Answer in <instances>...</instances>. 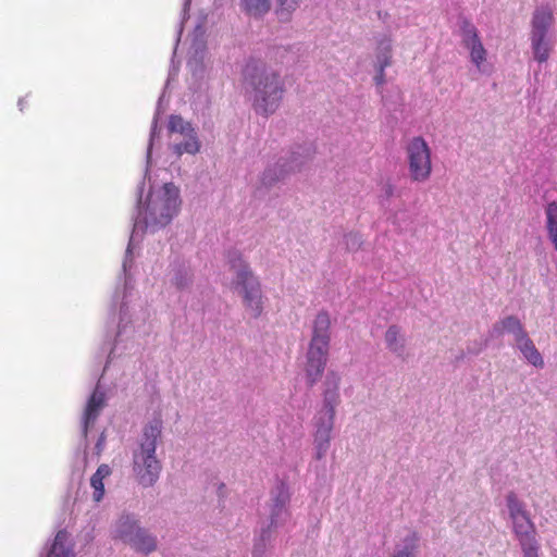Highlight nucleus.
Wrapping results in <instances>:
<instances>
[{
    "label": "nucleus",
    "instance_id": "nucleus-1",
    "mask_svg": "<svg viewBox=\"0 0 557 557\" xmlns=\"http://www.w3.org/2000/svg\"><path fill=\"white\" fill-rule=\"evenodd\" d=\"M244 77L253 110L264 116L274 113L285 92L281 75L262 62L250 61L244 70Z\"/></svg>",
    "mask_w": 557,
    "mask_h": 557
},
{
    "label": "nucleus",
    "instance_id": "nucleus-2",
    "mask_svg": "<svg viewBox=\"0 0 557 557\" xmlns=\"http://www.w3.org/2000/svg\"><path fill=\"white\" fill-rule=\"evenodd\" d=\"M331 343V319L326 311L317 314L307 351L306 376L309 386L315 384L326 367Z\"/></svg>",
    "mask_w": 557,
    "mask_h": 557
},
{
    "label": "nucleus",
    "instance_id": "nucleus-3",
    "mask_svg": "<svg viewBox=\"0 0 557 557\" xmlns=\"http://www.w3.org/2000/svg\"><path fill=\"white\" fill-rule=\"evenodd\" d=\"M161 434V422L156 420L144 430L139 449L134 453L133 469L140 485L152 486L159 479L161 463L156 457L157 440Z\"/></svg>",
    "mask_w": 557,
    "mask_h": 557
},
{
    "label": "nucleus",
    "instance_id": "nucleus-4",
    "mask_svg": "<svg viewBox=\"0 0 557 557\" xmlns=\"http://www.w3.org/2000/svg\"><path fill=\"white\" fill-rule=\"evenodd\" d=\"M326 383L333 388L324 392L323 408L319 411L315 421L314 449L315 459L321 460L325 457L331 443V432L334 425L335 408L339 403L338 384L339 377L334 372L329 373Z\"/></svg>",
    "mask_w": 557,
    "mask_h": 557
},
{
    "label": "nucleus",
    "instance_id": "nucleus-5",
    "mask_svg": "<svg viewBox=\"0 0 557 557\" xmlns=\"http://www.w3.org/2000/svg\"><path fill=\"white\" fill-rule=\"evenodd\" d=\"M230 265L235 272L233 286L243 298L245 311L251 318H259L263 311V296L259 280L240 255L231 258Z\"/></svg>",
    "mask_w": 557,
    "mask_h": 557
},
{
    "label": "nucleus",
    "instance_id": "nucleus-6",
    "mask_svg": "<svg viewBox=\"0 0 557 557\" xmlns=\"http://www.w3.org/2000/svg\"><path fill=\"white\" fill-rule=\"evenodd\" d=\"M116 536L143 554H150L157 549L156 536L139 527L137 521L128 516L121 517L117 521Z\"/></svg>",
    "mask_w": 557,
    "mask_h": 557
},
{
    "label": "nucleus",
    "instance_id": "nucleus-7",
    "mask_svg": "<svg viewBox=\"0 0 557 557\" xmlns=\"http://www.w3.org/2000/svg\"><path fill=\"white\" fill-rule=\"evenodd\" d=\"M409 173L412 181H426L432 171L431 150L426 141L418 136L413 137L407 146Z\"/></svg>",
    "mask_w": 557,
    "mask_h": 557
},
{
    "label": "nucleus",
    "instance_id": "nucleus-8",
    "mask_svg": "<svg viewBox=\"0 0 557 557\" xmlns=\"http://www.w3.org/2000/svg\"><path fill=\"white\" fill-rule=\"evenodd\" d=\"M163 197L148 206L147 223L157 226L168 225L178 210V190L172 183L163 186Z\"/></svg>",
    "mask_w": 557,
    "mask_h": 557
},
{
    "label": "nucleus",
    "instance_id": "nucleus-9",
    "mask_svg": "<svg viewBox=\"0 0 557 557\" xmlns=\"http://www.w3.org/2000/svg\"><path fill=\"white\" fill-rule=\"evenodd\" d=\"M460 33L461 42L469 50L471 62L478 70H481L487 60V51L482 44L478 28L469 20L462 18L460 22Z\"/></svg>",
    "mask_w": 557,
    "mask_h": 557
},
{
    "label": "nucleus",
    "instance_id": "nucleus-10",
    "mask_svg": "<svg viewBox=\"0 0 557 557\" xmlns=\"http://www.w3.org/2000/svg\"><path fill=\"white\" fill-rule=\"evenodd\" d=\"M460 33L461 42L469 50L471 62L478 70H481L487 60V51L482 44L478 28L469 20L462 18L460 22Z\"/></svg>",
    "mask_w": 557,
    "mask_h": 557
},
{
    "label": "nucleus",
    "instance_id": "nucleus-11",
    "mask_svg": "<svg viewBox=\"0 0 557 557\" xmlns=\"http://www.w3.org/2000/svg\"><path fill=\"white\" fill-rule=\"evenodd\" d=\"M554 22V13L548 4L537 7L532 15L530 35H548Z\"/></svg>",
    "mask_w": 557,
    "mask_h": 557
},
{
    "label": "nucleus",
    "instance_id": "nucleus-12",
    "mask_svg": "<svg viewBox=\"0 0 557 557\" xmlns=\"http://www.w3.org/2000/svg\"><path fill=\"white\" fill-rule=\"evenodd\" d=\"M506 504L512 525H516V523H527L532 521L524 503L519 499L515 492H509L506 495Z\"/></svg>",
    "mask_w": 557,
    "mask_h": 557
},
{
    "label": "nucleus",
    "instance_id": "nucleus-13",
    "mask_svg": "<svg viewBox=\"0 0 557 557\" xmlns=\"http://www.w3.org/2000/svg\"><path fill=\"white\" fill-rule=\"evenodd\" d=\"M531 48L534 60L544 63L549 59L553 44L548 35H530Z\"/></svg>",
    "mask_w": 557,
    "mask_h": 557
},
{
    "label": "nucleus",
    "instance_id": "nucleus-14",
    "mask_svg": "<svg viewBox=\"0 0 557 557\" xmlns=\"http://www.w3.org/2000/svg\"><path fill=\"white\" fill-rule=\"evenodd\" d=\"M516 343H517L519 350L523 355L524 359L529 363H531L535 368H540V369H542L544 367L543 357L528 334L525 336H523L522 338H520Z\"/></svg>",
    "mask_w": 557,
    "mask_h": 557
},
{
    "label": "nucleus",
    "instance_id": "nucleus-15",
    "mask_svg": "<svg viewBox=\"0 0 557 557\" xmlns=\"http://www.w3.org/2000/svg\"><path fill=\"white\" fill-rule=\"evenodd\" d=\"M493 330L497 335H503L505 332L513 334L516 342L528 334L520 320L515 315L504 318L494 325Z\"/></svg>",
    "mask_w": 557,
    "mask_h": 557
},
{
    "label": "nucleus",
    "instance_id": "nucleus-16",
    "mask_svg": "<svg viewBox=\"0 0 557 557\" xmlns=\"http://www.w3.org/2000/svg\"><path fill=\"white\" fill-rule=\"evenodd\" d=\"M112 473L111 468L102 463L98 467L97 471L90 478V485L94 488L92 498L95 502H100L104 496L103 480Z\"/></svg>",
    "mask_w": 557,
    "mask_h": 557
},
{
    "label": "nucleus",
    "instance_id": "nucleus-17",
    "mask_svg": "<svg viewBox=\"0 0 557 557\" xmlns=\"http://www.w3.org/2000/svg\"><path fill=\"white\" fill-rule=\"evenodd\" d=\"M289 492L284 483H281L276 488V494L273 498V505L271 509V524L276 523L278 516L286 511V506L289 503Z\"/></svg>",
    "mask_w": 557,
    "mask_h": 557
},
{
    "label": "nucleus",
    "instance_id": "nucleus-18",
    "mask_svg": "<svg viewBox=\"0 0 557 557\" xmlns=\"http://www.w3.org/2000/svg\"><path fill=\"white\" fill-rule=\"evenodd\" d=\"M375 65L388 67L393 63V44L387 36L377 41L375 48Z\"/></svg>",
    "mask_w": 557,
    "mask_h": 557
},
{
    "label": "nucleus",
    "instance_id": "nucleus-19",
    "mask_svg": "<svg viewBox=\"0 0 557 557\" xmlns=\"http://www.w3.org/2000/svg\"><path fill=\"white\" fill-rule=\"evenodd\" d=\"M546 230L548 238L557 250V202L552 201L545 208Z\"/></svg>",
    "mask_w": 557,
    "mask_h": 557
},
{
    "label": "nucleus",
    "instance_id": "nucleus-20",
    "mask_svg": "<svg viewBox=\"0 0 557 557\" xmlns=\"http://www.w3.org/2000/svg\"><path fill=\"white\" fill-rule=\"evenodd\" d=\"M419 537L416 533L408 534L403 542L398 545L392 557H417Z\"/></svg>",
    "mask_w": 557,
    "mask_h": 557
},
{
    "label": "nucleus",
    "instance_id": "nucleus-21",
    "mask_svg": "<svg viewBox=\"0 0 557 557\" xmlns=\"http://www.w3.org/2000/svg\"><path fill=\"white\" fill-rule=\"evenodd\" d=\"M183 139L180 143L173 145V150L176 154L182 156L183 153H196L199 151V141L197 139L195 131L182 136Z\"/></svg>",
    "mask_w": 557,
    "mask_h": 557
},
{
    "label": "nucleus",
    "instance_id": "nucleus-22",
    "mask_svg": "<svg viewBox=\"0 0 557 557\" xmlns=\"http://www.w3.org/2000/svg\"><path fill=\"white\" fill-rule=\"evenodd\" d=\"M243 10L250 16L261 17L271 9V0H240Z\"/></svg>",
    "mask_w": 557,
    "mask_h": 557
},
{
    "label": "nucleus",
    "instance_id": "nucleus-23",
    "mask_svg": "<svg viewBox=\"0 0 557 557\" xmlns=\"http://www.w3.org/2000/svg\"><path fill=\"white\" fill-rule=\"evenodd\" d=\"M512 532L520 545L536 540V528L533 521L516 523V525H512Z\"/></svg>",
    "mask_w": 557,
    "mask_h": 557
},
{
    "label": "nucleus",
    "instance_id": "nucleus-24",
    "mask_svg": "<svg viewBox=\"0 0 557 557\" xmlns=\"http://www.w3.org/2000/svg\"><path fill=\"white\" fill-rule=\"evenodd\" d=\"M66 531H59L54 537L47 557H73L71 549L66 547Z\"/></svg>",
    "mask_w": 557,
    "mask_h": 557
},
{
    "label": "nucleus",
    "instance_id": "nucleus-25",
    "mask_svg": "<svg viewBox=\"0 0 557 557\" xmlns=\"http://www.w3.org/2000/svg\"><path fill=\"white\" fill-rule=\"evenodd\" d=\"M103 395L94 392L90 396L85 409V428L87 429L90 422H94L103 406Z\"/></svg>",
    "mask_w": 557,
    "mask_h": 557
},
{
    "label": "nucleus",
    "instance_id": "nucleus-26",
    "mask_svg": "<svg viewBox=\"0 0 557 557\" xmlns=\"http://www.w3.org/2000/svg\"><path fill=\"white\" fill-rule=\"evenodd\" d=\"M385 342L389 350L394 352H401L404 343L400 337L399 329L396 325H391L385 333Z\"/></svg>",
    "mask_w": 557,
    "mask_h": 557
},
{
    "label": "nucleus",
    "instance_id": "nucleus-27",
    "mask_svg": "<svg viewBox=\"0 0 557 557\" xmlns=\"http://www.w3.org/2000/svg\"><path fill=\"white\" fill-rule=\"evenodd\" d=\"M169 132L172 135H185L194 131L190 123L184 121L180 115H171L169 120Z\"/></svg>",
    "mask_w": 557,
    "mask_h": 557
},
{
    "label": "nucleus",
    "instance_id": "nucleus-28",
    "mask_svg": "<svg viewBox=\"0 0 557 557\" xmlns=\"http://www.w3.org/2000/svg\"><path fill=\"white\" fill-rule=\"evenodd\" d=\"M277 15L281 21H287L293 11L297 9L301 0H277Z\"/></svg>",
    "mask_w": 557,
    "mask_h": 557
},
{
    "label": "nucleus",
    "instance_id": "nucleus-29",
    "mask_svg": "<svg viewBox=\"0 0 557 557\" xmlns=\"http://www.w3.org/2000/svg\"><path fill=\"white\" fill-rule=\"evenodd\" d=\"M520 546L524 557H539L540 546L536 540L527 544H521Z\"/></svg>",
    "mask_w": 557,
    "mask_h": 557
},
{
    "label": "nucleus",
    "instance_id": "nucleus-30",
    "mask_svg": "<svg viewBox=\"0 0 557 557\" xmlns=\"http://www.w3.org/2000/svg\"><path fill=\"white\" fill-rule=\"evenodd\" d=\"M375 67V76H374V83L377 85V86H383L386 82V78H385V66H379V65H374Z\"/></svg>",
    "mask_w": 557,
    "mask_h": 557
},
{
    "label": "nucleus",
    "instance_id": "nucleus-31",
    "mask_svg": "<svg viewBox=\"0 0 557 557\" xmlns=\"http://www.w3.org/2000/svg\"><path fill=\"white\" fill-rule=\"evenodd\" d=\"M23 104H24V100H20L18 106H20L21 111L23 110Z\"/></svg>",
    "mask_w": 557,
    "mask_h": 557
},
{
    "label": "nucleus",
    "instance_id": "nucleus-32",
    "mask_svg": "<svg viewBox=\"0 0 557 557\" xmlns=\"http://www.w3.org/2000/svg\"><path fill=\"white\" fill-rule=\"evenodd\" d=\"M386 193H387V195H388V196H389V195H392V193H393V188H392V186H388V189H387V191H386Z\"/></svg>",
    "mask_w": 557,
    "mask_h": 557
}]
</instances>
